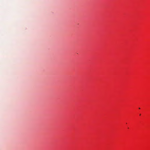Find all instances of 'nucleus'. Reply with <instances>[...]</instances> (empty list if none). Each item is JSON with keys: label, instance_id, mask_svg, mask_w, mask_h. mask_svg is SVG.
<instances>
[{"label": "nucleus", "instance_id": "obj_1", "mask_svg": "<svg viewBox=\"0 0 150 150\" xmlns=\"http://www.w3.org/2000/svg\"><path fill=\"white\" fill-rule=\"evenodd\" d=\"M141 114H139V115H140V116H141Z\"/></svg>", "mask_w": 150, "mask_h": 150}]
</instances>
